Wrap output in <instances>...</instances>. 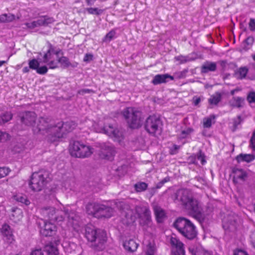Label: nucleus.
Segmentation results:
<instances>
[{"mask_svg":"<svg viewBox=\"0 0 255 255\" xmlns=\"http://www.w3.org/2000/svg\"><path fill=\"white\" fill-rule=\"evenodd\" d=\"M7 22H12L15 19V16L13 14H6V17Z\"/></svg>","mask_w":255,"mask_h":255,"instance_id":"4d7b16f0","label":"nucleus"},{"mask_svg":"<svg viewBox=\"0 0 255 255\" xmlns=\"http://www.w3.org/2000/svg\"><path fill=\"white\" fill-rule=\"evenodd\" d=\"M57 61L58 64H60L61 67L63 68H66L69 67H75V66L71 63L69 58L66 56H63L60 57H58Z\"/></svg>","mask_w":255,"mask_h":255,"instance_id":"a878e982","label":"nucleus"},{"mask_svg":"<svg viewBox=\"0 0 255 255\" xmlns=\"http://www.w3.org/2000/svg\"><path fill=\"white\" fill-rule=\"evenodd\" d=\"M85 237L91 243V247L96 251H101L105 248L107 241L106 234L103 231L96 230L94 227H87Z\"/></svg>","mask_w":255,"mask_h":255,"instance_id":"7ed1b4c3","label":"nucleus"},{"mask_svg":"<svg viewBox=\"0 0 255 255\" xmlns=\"http://www.w3.org/2000/svg\"><path fill=\"white\" fill-rule=\"evenodd\" d=\"M233 172L234 174L233 181L235 183L244 182L248 177L246 171L242 169L235 168L233 169Z\"/></svg>","mask_w":255,"mask_h":255,"instance_id":"a211bd4d","label":"nucleus"},{"mask_svg":"<svg viewBox=\"0 0 255 255\" xmlns=\"http://www.w3.org/2000/svg\"><path fill=\"white\" fill-rule=\"evenodd\" d=\"M11 211L12 212L11 214V219L12 220H15L16 219L15 218V214L16 216V218H17V220H19L20 218L22 217V212L20 209L17 208H13L11 209Z\"/></svg>","mask_w":255,"mask_h":255,"instance_id":"c9c22d12","label":"nucleus"},{"mask_svg":"<svg viewBox=\"0 0 255 255\" xmlns=\"http://www.w3.org/2000/svg\"><path fill=\"white\" fill-rule=\"evenodd\" d=\"M248 72V69L246 67L240 68L238 71L236 72V75L238 76V78L240 79H243L245 78Z\"/></svg>","mask_w":255,"mask_h":255,"instance_id":"72a5a7b5","label":"nucleus"},{"mask_svg":"<svg viewBox=\"0 0 255 255\" xmlns=\"http://www.w3.org/2000/svg\"><path fill=\"white\" fill-rule=\"evenodd\" d=\"M201 102V99L199 97L193 98V104L195 106L198 105Z\"/></svg>","mask_w":255,"mask_h":255,"instance_id":"0e129e2a","label":"nucleus"},{"mask_svg":"<svg viewBox=\"0 0 255 255\" xmlns=\"http://www.w3.org/2000/svg\"><path fill=\"white\" fill-rule=\"evenodd\" d=\"M244 104L245 99L241 97H234L230 102L231 106L238 108L243 107Z\"/></svg>","mask_w":255,"mask_h":255,"instance_id":"393cba45","label":"nucleus"},{"mask_svg":"<svg viewBox=\"0 0 255 255\" xmlns=\"http://www.w3.org/2000/svg\"><path fill=\"white\" fill-rule=\"evenodd\" d=\"M147 184L145 182H139L134 185V188L137 192H142L147 189Z\"/></svg>","mask_w":255,"mask_h":255,"instance_id":"4c0bfd02","label":"nucleus"},{"mask_svg":"<svg viewBox=\"0 0 255 255\" xmlns=\"http://www.w3.org/2000/svg\"><path fill=\"white\" fill-rule=\"evenodd\" d=\"M251 243L255 248V231H254L250 236Z\"/></svg>","mask_w":255,"mask_h":255,"instance_id":"680f3d73","label":"nucleus"},{"mask_svg":"<svg viewBox=\"0 0 255 255\" xmlns=\"http://www.w3.org/2000/svg\"><path fill=\"white\" fill-rule=\"evenodd\" d=\"M116 31L115 30H111L109 32H108L105 38L108 39L109 41H111L115 36Z\"/></svg>","mask_w":255,"mask_h":255,"instance_id":"8fccbe9b","label":"nucleus"},{"mask_svg":"<svg viewBox=\"0 0 255 255\" xmlns=\"http://www.w3.org/2000/svg\"><path fill=\"white\" fill-rule=\"evenodd\" d=\"M250 146L253 150L255 151V132H254L250 139Z\"/></svg>","mask_w":255,"mask_h":255,"instance_id":"3c124183","label":"nucleus"},{"mask_svg":"<svg viewBox=\"0 0 255 255\" xmlns=\"http://www.w3.org/2000/svg\"><path fill=\"white\" fill-rule=\"evenodd\" d=\"M123 246L125 250L130 252H134L138 247V244L132 239L125 241Z\"/></svg>","mask_w":255,"mask_h":255,"instance_id":"4be33fe9","label":"nucleus"},{"mask_svg":"<svg viewBox=\"0 0 255 255\" xmlns=\"http://www.w3.org/2000/svg\"><path fill=\"white\" fill-rule=\"evenodd\" d=\"M12 118V114L10 112H5L0 115V125L4 124L10 120Z\"/></svg>","mask_w":255,"mask_h":255,"instance_id":"473e14b6","label":"nucleus"},{"mask_svg":"<svg viewBox=\"0 0 255 255\" xmlns=\"http://www.w3.org/2000/svg\"><path fill=\"white\" fill-rule=\"evenodd\" d=\"M146 255H154V249L151 246L148 247L146 252Z\"/></svg>","mask_w":255,"mask_h":255,"instance_id":"052dcab7","label":"nucleus"},{"mask_svg":"<svg viewBox=\"0 0 255 255\" xmlns=\"http://www.w3.org/2000/svg\"><path fill=\"white\" fill-rule=\"evenodd\" d=\"M234 255H248V254L243 250H238L234 251Z\"/></svg>","mask_w":255,"mask_h":255,"instance_id":"bf43d9fd","label":"nucleus"},{"mask_svg":"<svg viewBox=\"0 0 255 255\" xmlns=\"http://www.w3.org/2000/svg\"><path fill=\"white\" fill-rule=\"evenodd\" d=\"M216 116L211 115L208 117L204 118L203 119V126L204 128H210L212 124H215Z\"/></svg>","mask_w":255,"mask_h":255,"instance_id":"cd10ccee","label":"nucleus"},{"mask_svg":"<svg viewBox=\"0 0 255 255\" xmlns=\"http://www.w3.org/2000/svg\"><path fill=\"white\" fill-rule=\"evenodd\" d=\"M41 21V25L43 26H47L49 24L53 23L55 20L52 17H49L48 15H42L40 17Z\"/></svg>","mask_w":255,"mask_h":255,"instance_id":"c756f323","label":"nucleus"},{"mask_svg":"<svg viewBox=\"0 0 255 255\" xmlns=\"http://www.w3.org/2000/svg\"><path fill=\"white\" fill-rule=\"evenodd\" d=\"M249 25L251 31H255V19L254 18H250Z\"/></svg>","mask_w":255,"mask_h":255,"instance_id":"864d4df0","label":"nucleus"},{"mask_svg":"<svg viewBox=\"0 0 255 255\" xmlns=\"http://www.w3.org/2000/svg\"><path fill=\"white\" fill-rule=\"evenodd\" d=\"M255 157L252 154H240L238 155L236 159H254Z\"/></svg>","mask_w":255,"mask_h":255,"instance_id":"79ce46f5","label":"nucleus"},{"mask_svg":"<svg viewBox=\"0 0 255 255\" xmlns=\"http://www.w3.org/2000/svg\"><path fill=\"white\" fill-rule=\"evenodd\" d=\"M102 130L105 134L114 138L115 140H121V133L112 124L104 125Z\"/></svg>","mask_w":255,"mask_h":255,"instance_id":"ddd939ff","label":"nucleus"},{"mask_svg":"<svg viewBox=\"0 0 255 255\" xmlns=\"http://www.w3.org/2000/svg\"><path fill=\"white\" fill-rule=\"evenodd\" d=\"M45 250L48 255H58L59 254L57 247L52 243L46 245Z\"/></svg>","mask_w":255,"mask_h":255,"instance_id":"7c9ffc66","label":"nucleus"},{"mask_svg":"<svg viewBox=\"0 0 255 255\" xmlns=\"http://www.w3.org/2000/svg\"><path fill=\"white\" fill-rule=\"evenodd\" d=\"M172 246V255H184V244L175 237H171L170 241Z\"/></svg>","mask_w":255,"mask_h":255,"instance_id":"f8f14e48","label":"nucleus"},{"mask_svg":"<svg viewBox=\"0 0 255 255\" xmlns=\"http://www.w3.org/2000/svg\"><path fill=\"white\" fill-rule=\"evenodd\" d=\"M122 115L130 128L136 129L141 127L142 115L138 109L133 107H127L122 112Z\"/></svg>","mask_w":255,"mask_h":255,"instance_id":"423d86ee","label":"nucleus"},{"mask_svg":"<svg viewBox=\"0 0 255 255\" xmlns=\"http://www.w3.org/2000/svg\"><path fill=\"white\" fill-rule=\"evenodd\" d=\"M242 122V118L241 116H238L236 120H234L233 125L236 128Z\"/></svg>","mask_w":255,"mask_h":255,"instance_id":"5fc2aeb1","label":"nucleus"},{"mask_svg":"<svg viewBox=\"0 0 255 255\" xmlns=\"http://www.w3.org/2000/svg\"><path fill=\"white\" fill-rule=\"evenodd\" d=\"M49 173L47 171L40 170L34 172L29 183V187L34 192L40 191L49 181Z\"/></svg>","mask_w":255,"mask_h":255,"instance_id":"6e6552de","label":"nucleus"},{"mask_svg":"<svg viewBox=\"0 0 255 255\" xmlns=\"http://www.w3.org/2000/svg\"><path fill=\"white\" fill-rule=\"evenodd\" d=\"M190 251L193 255H211L210 252L205 250L202 248H193L192 249H190Z\"/></svg>","mask_w":255,"mask_h":255,"instance_id":"2f4dec72","label":"nucleus"},{"mask_svg":"<svg viewBox=\"0 0 255 255\" xmlns=\"http://www.w3.org/2000/svg\"><path fill=\"white\" fill-rule=\"evenodd\" d=\"M167 78L170 79L171 80L174 79L173 76L167 74H157L156 75L152 80V83L154 85H158L162 83H166Z\"/></svg>","mask_w":255,"mask_h":255,"instance_id":"aec40b11","label":"nucleus"},{"mask_svg":"<svg viewBox=\"0 0 255 255\" xmlns=\"http://www.w3.org/2000/svg\"><path fill=\"white\" fill-rule=\"evenodd\" d=\"M194 131V129L192 128H187L181 132V137L182 138L187 137Z\"/></svg>","mask_w":255,"mask_h":255,"instance_id":"ea45409f","label":"nucleus"},{"mask_svg":"<svg viewBox=\"0 0 255 255\" xmlns=\"http://www.w3.org/2000/svg\"><path fill=\"white\" fill-rule=\"evenodd\" d=\"M217 64L215 62L206 61L201 66V72L206 73L210 71L214 72L216 70Z\"/></svg>","mask_w":255,"mask_h":255,"instance_id":"412c9836","label":"nucleus"},{"mask_svg":"<svg viewBox=\"0 0 255 255\" xmlns=\"http://www.w3.org/2000/svg\"><path fill=\"white\" fill-rule=\"evenodd\" d=\"M28 65L30 69L35 70L36 71L38 66H39V63L38 62L37 59H32L31 60H29Z\"/></svg>","mask_w":255,"mask_h":255,"instance_id":"58836bf2","label":"nucleus"},{"mask_svg":"<svg viewBox=\"0 0 255 255\" xmlns=\"http://www.w3.org/2000/svg\"><path fill=\"white\" fill-rule=\"evenodd\" d=\"M56 232V226L49 222H44L43 228L40 230V233L45 237L52 236L55 234Z\"/></svg>","mask_w":255,"mask_h":255,"instance_id":"f3484780","label":"nucleus"},{"mask_svg":"<svg viewBox=\"0 0 255 255\" xmlns=\"http://www.w3.org/2000/svg\"><path fill=\"white\" fill-rule=\"evenodd\" d=\"M6 14H2L0 15V22L1 23H6L7 20L6 19Z\"/></svg>","mask_w":255,"mask_h":255,"instance_id":"e2e57ef3","label":"nucleus"},{"mask_svg":"<svg viewBox=\"0 0 255 255\" xmlns=\"http://www.w3.org/2000/svg\"><path fill=\"white\" fill-rule=\"evenodd\" d=\"M173 149L171 150L172 153H175L177 150L180 148V146L174 144L172 147Z\"/></svg>","mask_w":255,"mask_h":255,"instance_id":"69168bd1","label":"nucleus"},{"mask_svg":"<svg viewBox=\"0 0 255 255\" xmlns=\"http://www.w3.org/2000/svg\"><path fill=\"white\" fill-rule=\"evenodd\" d=\"M1 232L3 237V240L8 244H11L14 241V236L10 227L7 224H4L1 228Z\"/></svg>","mask_w":255,"mask_h":255,"instance_id":"dca6fc26","label":"nucleus"},{"mask_svg":"<svg viewBox=\"0 0 255 255\" xmlns=\"http://www.w3.org/2000/svg\"><path fill=\"white\" fill-rule=\"evenodd\" d=\"M174 58L175 60L178 61L180 64L185 63L188 61L187 57L182 55L176 56Z\"/></svg>","mask_w":255,"mask_h":255,"instance_id":"37998d69","label":"nucleus"},{"mask_svg":"<svg viewBox=\"0 0 255 255\" xmlns=\"http://www.w3.org/2000/svg\"><path fill=\"white\" fill-rule=\"evenodd\" d=\"M95 92L92 89H83L78 91V94L83 95L85 94L94 93Z\"/></svg>","mask_w":255,"mask_h":255,"instance_id":"09e8293b","label":"nucleus"},{"mask_svg":"<svg viewBox=\"0 0 255 255\" xmlns=\"http://www.w3.org/2000/svg\"><path fill=\"white\" fill-rule=\"evenodd\" d=\"M97 0H86L88 5H92Z\"/></svg>","mask_w":255,"mask_h":255,"instance_id":"338daca9","label":"nucleus"},{"mask_svg":"<svg viewBox=\"0 0 255 255\" xmlns=\"http://www.w3.org/2000/svg\"><path fill=\"white\" fill-rule=\"evenodd\" d=\"M99 205L100 204L96 203H89L86 207L87 213L96 217V213L98 210Z\"/></svg>","mask_w":255,"mask_h":255,"instance_id":"b1692460","label":"nucleus"},{"mask_svg":"<svg viewBox=\"0 0 255 255\" xmlns=\"http://www.w3.org/2000/svg\"><path fill=\"white\" fill-rule=\"evenodd\" d=\"M30 255H44V253L41 249H36L32 251Z\"/></svg>","mask_w":255,"mask_h":255,"instance_id":"13d9d810","label":"nucleus"},{"mask_svg":"<svg viewBox=\"0 0 255 255\" xmlns=\"http://www.w3.org/2000/svg\"><path fill=\"white\" fill-rule=\"evenodd\" d=\"M56 209L53 207H45L40 209V213L45 218L53 221Z\"/></svg>","mask_w":255,"mask_h":255,"instance_id":"6ab92c4d","label":"nucleus"},{"mask_svg":"<svg viewBox=\"0 0 255 255\" xmlns=\"http://www.w3.org/2000/svg\"><path fill=\"white\" fill-rule=\"evenodd\" d=\"M86 10L88 13L90 14H95L96 15H99L101 14L104 10L102 9H100L98 7H89L86 8Z\"/></svg>","mask_w":255,"mask_h":255,"instance_id":"f704fd0d","label":"nucleus"},{"mask_svg":"<svg viewBox=\"0 0 255 255\" xmlns=\"http://www.w3.org/2000/svg\"><path fill=\"white\" fill-rule=\"evenodd\" d=\"M70 155L75 158H86L90 157L94 152V148L80 140H72L69 145Z\"/></svg>","mask_w":255,"mask_h":255,"instance_id":"39448f33","label":"nucleus"},{"mask_svg":"<svg viewBox=\"0 0 255 255\" xmlns=\"http://www.w3.org/2000/svg\"><path fill=\"white\" fill-rule=\"evenodd\" d=\"M240 91H241V89L237 88H236L235 89L231 90L230 93L232 95H234L236 92H239Z\"/></svg>","mask_w":255,"mask_h":255,"instance_id":"774afa93","label":"nucleus"},{"mask_svg":"<svg viewBox=\"0 0 255 255\" xmlns=\"http://www.w3.org/2000/svg\"><path fill=\"white\" fill-rule=\"evenodd\" d=\"M57 60H55L54 54L52 52V48H50L44 54L43 63L46 64L50 69H55L58 67Z\"/></svg>","mask_w":255,"mask_h":255,"instance_id":"4468645a","label":"nucleus"},{"mask_svg":"<svg viewBox=\"0 0 255 255\" xmlns=\"http://www.w3.org/2000/svg\"><path fill=\"white\" fill-rule=\"evenodd\" d=\"M93 59V55L92 54L87 53L84 56L83 60L84 62H89L90 61H92Z\"/></svg>","mask_w":255,"mask_h":255,"instance_id":"6e6d98bb","label":"nucleus"},{"mask_svg":"<svg viewBox=\"0 0 255 255\" xmlns=\"http://www.w3.org/2000/svg\"><path fill=\"white\" fill-rule=\"evenodd\" d=\"M154 212L158 223H161L163 221L165 214L164 210L158 206H155L153 208Z\"/></svg>","mask_w":255,"mask_h":255,"instance_id":"5701e85b","label":"nucleus"},{"mask_svg":"<svg viewBox=\"0 0 255 255\" xmlns=\"http://www.w3.org/2000/svg\"><path fill=\"white\" fill-rule=\"evenodd\" d=\"M180 200L189 214L202 224L205 220V215L198 201L193 198L188 190L181 191Z\"/></svg>","mask_w":255,"mask_h":255,"instance_id":"f03ea898","label":"nucleus"},{"mask_svg":"<svg viewBox=\"0 0 255 255\" xmlns=\"http://www.w3.org/2000/svg\"><path fill=\"white\" fill-rule=\"evenodd\" d=\"M113 213L114 209L112 207L100 204L98 210L96 213V218H109L113 216Z\"/></svg>","mask_w":255,"mask_h":255,"instance_id":"2eb2a0df","label":"nucleus"},{"mask_svg":"<svg viewBox=\"0 0 255 255\" xmlns=\"http://www.w3.org/2000/svg\"><path fill=\"white\" fill-rule=\"evenodd\" d=\"M247 100L250 104L255 103V92L251 91L247 96Z\"/></svg>","mask_w":255,"mask_h":255,"instance_id":"a19ab883","label":"nucleus"},{"mask_svg":"<svg viewBox=\"0 0 255 255\" xmlns=\"http://www.w3.org/2000/svg\"><path fill=\"white\" fill-rule=\"evenodd\" d=\"M135 211L139 219V225L144 229L151 228L152 222L151 217V212L148 207L146 206H136Z\"/></svg>","mask_w":255,"mask_h":255,"instance_id":"9d476101","label":"nucleus"},{"mask_svg":"<svg viewBox=\"0 0 255 255\" xmlns=\"http://www.w3.org/2000/svg\"><path fill=\"white\" fill-rule=\"evenodd\" d=\"M195 158L197 159H205V155L202 150L200 149L196 153Z\"/></svg>","mask_w":255,"mask_h":255,"instance_id":"603ef678","label":"nucleus"},{"mask_svg":"<svg viewBox=\"0 0 255 255\" xmlns=\"http://www.w3.org/2000/svg\"><path fill=\"white\" fill-rule=\"evenodd\" d=\"M144 126L147 132L154 136L160 135L162 132V121L154 115H150L146 118Z\"/></svg>","mask_w":255,"mask_h":255,"instance_id":"1a4fd4ad","label":"nucleus"},{"mask_svg":"<svg viewBox=\"0 0 255 255\" xmlns=\"http://www.w3.org/2000/svg\"><path fill=\"white\" fill-rule=\"evenodd\" d=\"M48 71V68L46 66H43L41 67H38L37 69L36 70V72L41 75H44L46 74Z\"/></svg>","mask_w":255,"mask_h":255,"instance_id":"de8ad7c7","label":"nucleus"},{"mask_svg":"<svg viewBox=\"0 0 255 255\" xmlns=\"http://www.w3.org/2000/svg\"><path fill=\"white\" fill-rule=\"evenodd\" d=\"M173 226L183 237L189 240L194 239L197 235L196 226L189 219L184 217L177 218Z\"/></svg>","mask_w":255,"mask_h":255,"instance_id":"20e7f679","label":"nucleus"},{"mask_svg":"<svg viewBox=\"0 0 255 255\" xmlns=\"http://www.w3.org/2000/svg\"><path fill=\"white\" fill-rule=\"evenodd\" d=\"M13 199L17 202L25 205H28L30 203L27 196L21 193H18L14 195Z\"/></svg>","mask_w":255,"mask_h":255,"instance_id":"bb28decb","label":"nucleus"},{"mask_svg":"<svg viewBox=\"0 0 255 255\" xmlns=\"http://www.w3.org/2000/svg\"><path fill=\"white\" fill-rule=\"evenodd\" d=\"M10 135L8 133L0 130V142H4L9 139Z\"/></svg>","mask_w":255,"mask_h":255,"instance_id":"c03bdc74","label":"nucleus"},{"mask_svg":"<svg viewBox=\"0 0 255 255\" xmlns=\"http://www.w3.org/2000/svg\"><path fill=\"white\" fill-rule=\"evenodd\" d=\"M19 118L21 122L27 126L32 127L33 130L35 132H38L40 131L38 130V126L39 124V120L41 118H39L38 123L36 125V120L37 115L34 112L26 111L22 112L19 114Z\"/></svg>","mask_w":255,"mask_h":255,"instance_id":"9b49d317","label":"nucleus"},{"mask_svg":"<svg viewBox=\"0 0 255 255\" xmlns=\"http://www.w3.org/2000/svg\"><path fill=\"white\" fill-rule=\"evenodd\" d=\"M25 25L29 29H33L38 26H42L40 18H39L36 21H33L30 23H25Z\"/></svg>","mask_w":255,"mask_h":255,"instance_id":"e433bc0d","label":"nucleus"},{"mask_svg":"<svg viewBox=\"0 0 255 255\" xmlns=\"http://www.w3.org/2000/svg\"><path fill=\"white\" fill-rule=\"evenodd\" d=\"M68 219V224L74 229H77L80 226V217L74 211L69 208L63 207V209H56L54 215L53 222L63 221L65 217Z\"/></svg>","mask_w":255,"mask_h":255,"instance_id":"0eeeda50","label":"nucleus"},{"mask_svg":"<svg viewBox=\"0 0 255 255\" xmlns=\"http://www.w3.org/2000/svg\"><path fill=\"white\" fill-rule=\"evenodd\" d=\"M254 41V38L253 36H249L247 37L245 40L244 43L247 45L246 49H249L253 45Z\"/></svg>","mask_w":255,"mask_h":255,"instance_id":"49530a36","label":"nucleus"},{"mask_svg":"<svg viewBox=\"0 0 255 255\" xmlns=\"http://www.w3.org/2000/svg\"><path fill=\"white\" fill-rule=\"evenodd\" d=\"M9 172L10 170L7 167H0V178L7 175Z\"/></svg>","mask_w":255,"mask_h":255,"instance_id":"a18cd8bd","label":"nucleus"},{"mask_svg":"<svg viewBox=\"0 0 255 255\" xmlns=\"http://www.w3.org/2000/svg\"><path fill=\"white\" fill-rule=\"evenodd\" d=\"M222 99V94L219 92H216L212 95L208 100L209 103L212 105H217Z\"/></svg>","mask_w":255,"mask_h":255,"instance_id":"c85d7f7f","label":"nucleus"},{"mask_svg":"<svg viewBox=\"0 0 255 255\" xmlns=\"http://www.w3.org/2000/svg\"><path fill=\"white\" fill-rule=\"evenodd\" d=\"M76 127L77 124L73 121L61 122L55 124L51 117H47L40 119L38 129L39 131H43L49 141L54 142L72 131Z\"/></svg>","mask_w":255,"mask_h":255,"instance_id":"f257e3e1","label":"nucleus"}]
</instances>
